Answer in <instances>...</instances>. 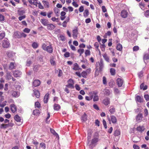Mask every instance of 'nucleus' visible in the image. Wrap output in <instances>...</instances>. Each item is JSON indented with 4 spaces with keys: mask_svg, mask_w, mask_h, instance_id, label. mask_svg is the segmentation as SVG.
Instances as JSON below:
<instances>
[{
    "mask_svg": "<svg viewBox=\"0 0 149 149\" xmlns=\"http://www.w3.org/2000/svg\"><path fill=\"white\" fill-rule=\"evenodd\" d=\"M10 43L8 40L6 38H5L3 41L2 43V47L4 48H7L9 47Z\"/></svg>",
    "mask_w": 149,
    "mask_h": 149,
    "instance_id": "obj_1",
    "label": "nucleus"
},
{
    "mask_svg": "<svg viewBox=\"0 0 149 149\" xmlns=\"http://www.w3.org/2000/svg\"><path fill=\"white\" fill-rule=\"evenodd\" d=\"M110 117L111 119H110L109 117L108 116H107V119L109 121V124H111V120L113 123L114 124L116 123L117 120L115 116H110Z\"/></svg>",
    "mask_w": 149,
    "mask_h": 149,
    "instance_id": "obj_2",
    "label": "nucleus"
},
{
    "mask_svg": "<svg viewBox=\"0 0 149 149\" xmlns=\"http://www.w3.org/2000/svg\"><path fill=\"white\" fill-rule=\"evenodd\" d=\"M78 34V29L77 27L72 31V36L74 39H76L77 37Z\"/></svg>",
    "mask_w": 149,
    "mask_h": 149,
    "instance_id": "obj_3",
    "label": "nucleus"
},
{
    "mask_svg": "<svg viewBox=\"0 0 149 149\" xmlns=\"http://www.w3.org/2000/svg\"><path fill=\"white\" fill-rule=\"evenodd\" d=\"M116 82L118 86L119 87H121L123 84V79L120 78H118L116 80Z\"/></svg>",
    "mask_w": 149,
    "mask_h": 149,
    "instance_id": "obj_4",
    "label": "nucleus"
},
{
    "mask_svg": "<svg viewBox=\"0 0 149 149\" xmlns=\"http://www.w3.org/2000/svg\"><path fill=\"white\" fill-rule=\"evenodd\" d=\"M10 107L11 110L13 113H14L17 111L16 106L14 103L10 104Z\"/></svg>",
    "mask_w": 149,
    "mask_h": 149,
    "instance_id": "obj_5",
    "label": "nucleus"
},
{
    "mask_svg": "<svg viewBox=\"0 0 149 149\" xmlns=\"http://www.w3.org/2000/svg\"><path fill=\"white\" fill-rule=\"evenodd\" d=\"M13 73L14 76L15 77H20L22 75V73L19 70L14 71Z\"/></svg>",
    "mask_w": 149,
    "mask_h": 149,
    "instance_id": "obj_6",
    "label": "nucleus"
},
{
    "mask_svg": "<svg viewBox=\"0 0 149 149\" xmlns=\"http://www.w3.org/2000/svg\"><path fill=\"white\" fill-rule=\"evenodd\" d=\"M21 32L19 31L15 32L13 34L14 36L16 38H21Z\"/></svg>",
    "mask_w": 149,
    "mask_h": 149,
    "instance_id": "obj_7",
    "label": "nucleus"
},
{
    "mask_svg": "<svg viewBox=\"0 0 149 149\" xmlns=\"http://www.w3.org/2000/svg\"><path fill=\"white\" fill-rule=\"evenodd\" d=\"M40 81L38 79H36L34 80L33 83V86L36 87L40 85Z\"/></svg>",
    "mask_w": 149,
    "mask_h": 149,
    "instance_id": "obj_8",
    "label": "nucleus"
},
{
    "mask_svg": "<svg viewBox=\"0 0 149 149\" xmlns=\"http://www.w3.org/2000/svg\"><path fill=\"white\" fill-rule=\"evenodd\" d=\"M99 141V138L98 136H94L93 138L91 140V144H95Z\"/></svg>",
    "mask_w": 149,
    "mask_h": 149,
    "instance_id": "obj_9",
    "label": "nucleus"
},
{
    "mask_svg": "<svg viewBox=\"0 0 149 149\" xmlns=\"http://www.w3.org/2000/svg\"><path fill=\"white\" fill-rule=\"evenodd\" d=\"M47 29L49 30H52L54 29L55 26L52 24H49L47 26Z\"/></svg>",
    "mask_w": 149,
    "mask_h": 149,
    "instance_id": "obj_10",
    "label": "nucleus"
},
{
    "mask_svg": "<svg viewBox=\"0 0 149 149\" xmlns=\"http://www.w3.org/2000/svg\"><path fill=\"white\" fill-rule=\"evenodd\" d=\"M73 69L75 70H81V68L79 67V65L77 63L74 64V67Z\"/></svg>",
    "mask_w": 149,
    "mask_h": 149,
    "instance_id": "obj_11",
    "label": "nucleus"
},
{
    "mask_svg": "<svg viewBox=\"0 0 149 149\" xmlns=\"http://www.w3.org/2000/svg\"><path fill=\"white\" fill-rule=\"evenodd\" d=\"M40 22L41 23L45 26H47L48 24V20L45 19H41Z\"/></svg>",
    "mask_w": 149,
    "mask_h": 149,
    "instance_id": "obj_12",
    "label": "nucleus"
},
{
    "mask_svg": "<svg viewBox=\"0 0 149 149\" xmlns=\"http://www.w3.org/2000/svg\"><path fill=\"white\" fill-rule=\"evenodd\" d=\"M12 95L14 97H18L19 95V93L18 91H11Z\"/></svg>",
    "mask_w": 149,
    "mask_h": 149,
    "instance_id": "obj_13",
    "label": "nucleus"
},
{
    "mask_svg": "<svg viewBox=\"0 0 149 149\" xmlns=\"http://www.w3.org/2000/svg\"><path fill=\"white\" fill-rule=\"evenodd\" d=\"M135 100L137 102H143V98L142 97L139 95L136 96L135 97Z\"/></svg>",
    "mask_w": 149,
    "mask_h": 149,
    "instance_id": "obj_14",
    "label": "nucleus"
},
{
    "mask_svg": "<svg viewBox=\"0 0 149 149\" xmlns=\"http://www.w3.org/2000/svg\"><path fill=\"white\" fill-rule=\"evenodd\" d=\"M29 3L31 4H33L36 6H37V4L38 2L37 0H28Z\"/></svg>",
    "mask_w": 149,
    "mask_h": 149,
    "instance_id": "obj_15",
    "label": "nucleus"
},
{
    "mask_svg": "<svg viewBox=\"0 0 149 149\" xmlns=\"http://www.w3.org/2000/svg\"><path fill=\"white\" fill-rule=\"evenodd\" d=\"M120 15L122 17L125 18L127 16V13L126 11L123 10L121 12Z\"/></svg>",
    "mask_w": 149,
    "mask_h": 149,
    "instance_id": "obj_16",
    "label": "nucleus"
},
{
    "mask_svg": "<svg viewBox=\"0 0 149 149\" xmlns=\"http://www.w3.org/2000/svg\"><path fill=\"white\" fill-rule=\"evenodd\" d=\"M142 118V114L141 113H139L136 117V120L139 122H140Z\"/></svg>",
    "mask_w": 149,
    "mask_h": 149,
    "instance_id": "obj_17",
    "label": "nucleus"
},
{
    "mask_svg": "<svg viewBox=\"0 0 149 149\" xmlns=\"http://www.w3.org/2000/svg\"><path fill=\"white\" fill-rule=\"evenodd\" d=\"M104 67V65L103 60L101 59L100 60V66L99 69V71H101Z\"/></svg>",
    "mask_w": 149,
    "mask_h": 149,
    "instance_id": "obj_18",
    "label": "nucleus"
},
{
    "mask_svg": "<svg viewBox=\"0 0 149 149\" xmlns=\"http://www.w3.org/2000/svg\"><path fill=\"white\" fill-rule=\"evenodd\" d=\"M45 51H46L49 53H51L53 52V49L51 45L47 46Z\"/></svg>",
    "mask_w": 149,
    "mask_h": 149,
    "instance_id": "obj_19",
    "label": "nucleus"
},
{
    "mask_svg": "<svg viewBox=\"0 0 149 149\" xmlns=\"http://www.w3.org/2000/svg\"><path fill=\"white\" fill-rule=\"evenodd\" d=\"M109 100V98H106L103 100V103L105 105H107L110 103Z\"/></svg>",
    "mask_w": 149,
    "mask_h": 149,
    "instance_id": "obj_20",
    "label": "nucleus"
},
{
    "mask_svg": "<svg viewBox=\"0 0 149 149\" xmlns=\"http://www.w3.org/2000/svg\"><path fill=\"white\" fill-rule=\"evenodd\" d=\"M61 108L60 105L58 104H55L54 106V109L55 110L58 111Z\"/></svg>",
    "mask_w": 149,
    "mask_h": 149,
    "instance_id": "obj_21",
    "label": "nucleus"
},
{
    "mask_svg": "<svg viewBox=\"0 0 149 149\" xmlns=\"http://www.w3.org/2000/svg\"><path fill=\"white\" fill-rule=\"evenodd\" d=\"M87 120V116L85 113H84L81 117V120L82 122H85Z\"/></svg>",
    "mask_w": 149,
    "mask_h": 149,
    "instance_id": "obj_22",
    "label": "nucleus"
},
{
    "mask_svg": "<svg viewBox=\"0 0 149 149\" xmlns=\"http://www.w3.org/2000/svg\"><path fill=\"white\" fill-rule=\"evenodd\" d=\"M138 131L142 132L144 130V128L143 126H139L137 128Z\"/></svg>",
    "mask_w": 149,
    "mask_h": 149,
    "instance_id": "obj_23",
    "label": "nucleus"
},
{
    "mask_svg": "<svg viewBox=\"0 0 149 149\" xmlns=\"http://www.w3.org/2000/svg\"><path fill=\"white\" fill-rule=\"evenodd\" d=\"M54 11L56 16L58 17L59 16V9L57 8H55Z\"/></svg>",
    "mask_w": 149,
    "mask_h": 149,
    "instance_id": "obj_24",
    "label": "nucleus"
},
{
    "mask_svg": "<svg viewBox=\"0 0 149 149\" xmlns=\"http://www.w3.org/2000/svg\"><path fill=\"white\" fill-rule=\"evenodd\" d=\"M34 94L36 95L37 98H38L40 97V93L39 92L36 90H33Z\"/></svg>",
    "mask_w": 149,
    "mask_h": 149,
    "instance_id": "obj_25",
    "label": "nucleus"
},
{
    "mask_svg": "<svg viewBox=\"0 0 149 149\" xmlns=\"http://www.w3.org/2000/svg\"><path fill=\"white\" fill-rule=\"evenodd\" d=\"M66 13L64 11H62L61 13V19L62 20H63L65 18V15Z\"/></svg>",
    "mask_w": 149,
    "mask_h": 149,
    "instance_id": "obj_26",
    "label": "nucleus"
},
{
    "mask_svg": "<svg viewBox=\"0 0 149 149\" xmlns=\"http://www.w3.org/2000/svg\"><path fill=\"white\" fill-rule=\"evenodd\" d=\"M123 48L122 45L119 43L116 46V49L119 51H121Z\"/></svg>",
    "mask_w": 149,
    "mask_h": 149,
    "instance_id": "obj_27",
    "label": "nucleus"
},
{
    "mask_svg": "<svg viewBox=\"0 0 149 149\" xmlns=\"http://www.w3.org/2000/svg\"><path fill=\"white\" fill-rule=\"evenodd\" d=\"M103 56L106 61L107 62H109V57L108 56L106 53H105L103 54Z\"/></svg>",
    "mask_w": 149,
    "mask_h": 149,
    "instance_id": "obj_28",
    "label": "nucleus"
},
{
    "mask_svg": "<svg viewBox=\"0 0 149 149\" xmlns=\"http://www.w3.org/2000/svg\"><path fill=\"white\" fill-rule=\"evenodd\" d=\"M42 3L45 8H48L49 7V5L47 1H43Z\"/></svg>",
    "mask_w": 149,
    "mask_h": 149,
    "instance_id": "obj_29",
    "label": "nucleus"
},
{
    "mask_svg": "<svg viewBox=\"0 0 149 149\" xmlns=\"http://www.w3.org/2000/svg\"><path fill=\"white\" fill-rule=\"evenodd\" d=\"M84 16L85 18L87 17L89 15V11L88 9L85 10L83 13Z\"/></svg>",
    "mask_w": 149,
    "mask_h": 149,
    "instance_id": "obj_30",
    "label": "nucleus"
},
{
    "mask_svg": "<svg viewBox=\"0 0 149 149\" xmlns=\"http://www.w3.org/2000/svg\"><path fill=\"white\" fill-rule=\"evenodd\" d=\"M149 59V54H145L143 56V59L145 63V61Z\"/></svg>",
    "mask_w": 149,
    "mask_h": 149,
    "instance_id": "obj_31",
    "label": "nucleus"
},
{
    "mask_svg": "<svg viewBox=\"0 0 149 149\" xmlns=\"http://www.w3.org/2000/svg\"><path fill=\"white\" fill-rule=\"evenodd\" d=\"M32 46L33 48L36 49L38 47V44L36 42H34L32 44Z\"/></svg>",
    "mask_w": 149,
    "mask_h": 149,
    "instance_id": "obj_32",
    "label": "nucleus"
},
{
    "mask_svg": "<svg viewBox=\"0 0 149 149\" xmlns=\"http://www.w3.org/2000/svg\"><path fill=\"white\" fill-rule=\"evenodd\" d=\"M49 95L48 94H46L44 97V103H46L47 102L48 99L49 97Z\"/></svg>",
    "mask_w": 149,
    "mask_h": 149,
    "instance_id": "obj_33",
    "label": "nucleus"
},
{
    "mask_svg": "<svg viewBox=\"0 0 149 149\" xmlns=\"http://www.w3.org/2000/svg\"><path fill=\"white\" fill-rule=\"evenodd\" d=\"M6 77L7 79L9 80L12 78V76L10 72H7L6 73Z\"/></svg>",
    "mask_w": 149,
    "mask_h": 149,
    "instance_id": "obj_34",
    "label": "nucleus"
},
{
    "mask_svg": "<svg viewBox=\"0 0 149 149\" xmlns=\"http://www.w3.org/2000/svg\"><path fill=\"white\" fill-rule=\"evenodd\" d=\"M15 65L14 63L11 62L9 65V69L10 70H12L14 68Z\"/></svg>",
    "mask_w": 149,
    "mask_h": 149,
    "instance_id": "obj_35",
    "label": "nucleus"
},
{
    "mask_svg": "<svg viewBox=\"0 0 149 149\" xmlns=\"http://www.w3.org/2000/svg\"><path fill=\"white\" fill-rule=\"evenodd\" d=\"M14 119L17 122H20L21 118L18 115H16L14 117Z\"/></svg>",
    "mask_w": 149,
    "mask_h": 149,
    "instance_id": "obj_36",
    "label": "nucleus"
},
{
    "mask_svg": "<svg viewBox=\"0 0 149 149\" xmlns=\"http://www.w3.org/2000/svg\"><path fill=\"white\" fill-rule=\"evenodd\" d=\"M8 125L7 124H1L0 125V128L1 129H5L7 128L8 127Z\"/></svg>",
    "mask_w": 149,
    "mask_h": 149,
    "instance_id": "obj_37",
    "label": "nucleus"
},
{
    "mask_svg": "<svg viewBox=\"0 0 149 149\" xmlns=\"http://www.w3.org/2000/svg\"><path fill=\"white\" fill-rule=\"evenodd\" d=\"M110 73L112 75H114L115 74V70L113 68H111L110 71Z\"/></svg>",
    "mask_w": 149,
    "mask_h": 149,
    "instance_id": "obj_38",
    "label": "nucleus"
},
{
    "mask_svg": "<svg viewBox=\"0 0 149 149\" xmlns=\"http://www.w3.org/2000/svg\"><path fill=\"white\" fill-rule=\"evenodd\" d=\"M120 134V131L118 130H116L114 133V135L116 136H118Z\"/></svg>",
    "mask_w": 149,
    "mask_h": 149,
    "instance_id": "obj_39",
    "label": "nucleus"
},
{
    "mask_svg": "<svg viewBox=\"0 0 149 149\" xmlns=\"http://www.w3.org/2000/svg\"><path fill=\"white\" fill-rule=\"evenodd\" d=\"M33 113L34 115H38L40 113V111L38 109L34 110Z\"/></svg>",
    "mask_w": 149,
    "mask_h": 149,
    "instance_id": "obj_40",
    "label": "nucleus"
},
{
    "mask_svg": "<svg viewBox=\"0 0 149 149\" xmlns=\"http://www.w3.org/2000/svg\"><path fill=\"white\" fill-rule=\"evenodd\" d=\"M87 74V72L85 71L82 72L81 74V76L84 78H86Z\"/></svg>",
    "mask_w": 149,
    "mask_h": 149,
    "instance_id": "obj_41",
    "label": "nucleus"
},
{
    "mask_svg": "<svg viewBox=\"0 0 149 149\" xmlns=\"http://www.w3.org/2000/svg\"><path fill=\"white\" fill-rule=\"evenodd\" d=\"M139 5L140 8L143 10H144L145 6V4L144 3L140 2L139 3Z\"/></svg>",
    "mask_w": 149,
    "mask_h": 149,
    "instance_id": "obj_42",
    "label": "nucleus"
},
{
    "mask_svg": "<svg viewBox=\"0 0 149 149\" xmlns=\"http://www.w3.org/2000/svg\"><path fill=\"white\" fill-rule=\"evenodd\" d=\"M40 67V65H35L34 66L33 68V70L35 72H37L39 70V67Z\"/></svg>",
    "mask_w": 149,
    "mask_h": 149,
    "instance_id": "obj_43",
    "label": "nucleus"
},
{
    "mask_svg": "<svg viewBox=\"0 0 149 149\" xmlns=\"http://www.w3.org/2000/svg\"><path fill=\"white\" fill-rule=\"evenodd\" d=\"M77 52L79 54V55L81 56V54L84 52V50L83 49H79L78 50Z\"/></svg>",
    "mask_w": 149,
    "mask_h": 149,
    "instance_id": "obj_44",
    "label": "nucleus"
},
{
    "mask_svg": "<svg viewBox=\"0 0 149 149\" xmlns=\"http://www.w3.org/2000/svg\"><path fill=\"white\" fill-rule=\"evenodd\" d=\"M5 33L4 32H2L0 34V39H2L5 36Z\"/></svg>",
    "mask_w": 149,
    "mask_h": 149,
    "instance_id": "obj_45",
    "label": "nucleus"
},
{
    "mask_svg": "<svg viewBox=\"0 0 149 149\" xmlns=\"http://www.w3.org/2000/svg\"><path fill=\"white\" fill-rule=\"evenodd\" d=\"M96 68L95 69L96 70H98L99 68H100V61H98L96 62Z\"/></svg>",
    "mask_w": 149,
    "mask_h": 149,
    "instance_id": "obj_46",
    "label": "nucleus"
},
{
    "mask_svg": "<svg viewBox=\"0 0 149 149\" xmlns=\"http://www.w3.org/2000/svg\"><path fill=\"white\" fill-rule=\"evenodd\" d=\"M40 146L43 149H45L46 148V144L44 143H40Z\"/></svg>",
    "mask_w": 149,
    "mask_h": 149,
    "instance_id": "obj_47",
    "label": "nucleus"
},
{
    "mask_svg": "<svg viewBox=\"0 0 149 149\" xmlns=\"http://www.w3.org/2000/svg\"><path fill=\"white\" fill-rule=\"evenodd\" d=\"M109 111L111 114H113L115 111V109L114 107H110Z\"/></svg>",
    "mask_w": 149,
    "mask_h": 149,
    "instance_id": "obj_48",
    "label": "nucleus"
},
{
    "mask_svg": "<svg viewBox=\"0 0 149 149\" xmlns=\"http://www.w3.org/2000/svg\"><path fill=\"white\" fill-rule=\"evenodd\" d=\"M93 98V95H90V96L89 97L88 96H86L85 97V99L88 101H90Z\"/></svg>",
    "mask_w": 149,
    "mask_h": 149,
    "instance_id": "obj_49",
    "label": "nucleus"
},
{
    "mask_svg": "<svg viewBox=\"0 0 149 149\" xmlns=\"http://www.w3.org/2000/svg\"><path fill=\"white\" fill-rule=\"evenodd\" d=\"M107 41V40L106 39H103L102 40V43L103 44L102 45V47H103V48H104V47H105V45L104 44Z\"/></svg>",
    "mask_w": 149,
    "mask_h": 149,
    "instance_id": "obj_50",
    "label": "nucleus"
},
{
    "mask_svg": "<svg viewBox=\"0 0 149 149\" xmlns=\"http://www.w3.org/2000/svg\"><path fill=\"white\" fill-rule=\"evenodd\" d=\"M99 97L97 95H95L94 96L93 98V101H97L99 100Z\"/></svg>",
    "mask_w": 149,
    "mask_h": 149,
    "instance_id": "obj_51",
    "label": "nucleus"
},
{
    "mask_svg": "<svg viewBox=\"0 0 149 149\" xmlns=\"http://www.w3.org/2000/svg\"><path fill=\"white\" fill-rule=\"evenodd\" d=\"M73 85L74 84H68L66 85V86L69 88H74Z\"/></svg>",
    "mask_w": 149,
    "mask_h": 149,
    "instance_id": "obj_52",
    "label": "nucleus"
},
{
    "mask_svg": "<svg viewBox=\"0 0 149 149\" xmlns=\"http://www.w3.org/2000/svg\"><path fill=\"white\" fill-rule=\"evenodd\" d=\"M50 117V114L49 113H47V116L46 118V123H49V121H48V120L49 118Z\"/></svg>",
    "mask_w": 149,
    "mask_h": 149,
    "instance_id": "obj_53",
    "label": "nucleus"
},
{
    "mask_svg": "<svg viewBox=\"0 0 149 149\" xmlns=\"http://www.w3.org/2000/svg\"><path fill=\"white\" fill-rule=\"evenodd\" d=\"M6 103L7 101H5L3 102L1 104L0 107L2 108L3 107L6 105Z\"/></svg>",
    "mask_w": 149,
    "mask_h": 149,
    "instance_id": "obj_54",
    "label": "nucleus"
},
{
    "mask_svg": "<svg viewBox=\"0 0 149 149\" xmlns=\"http://www.w3.org/2000/svg\"><path fill=\"white\" fill-rule=\"evenodd\" d=\"M98 93V92L97 91H93L92 92H91L89 93L90 95H93H93H97Z\"/></svg>",
    "mask_w": 149,
    "mask_h": 149,
    "instance_id": "obj_55",
    "label": "nucleus"
},
{
    "mask_svg": "<svg viewBox=\"0 0 149 149\" xmlns=\"http://www.w3.org/2000/svg\"><path fill=\"white\" fill-rule=\"evenodd\" d=\"M114 92L116 94H119L120 93V91L117 88H115L114 89Z\"/></svg>",
    "mask_w": 149,
    "mask_h": 149,
    "instance_id": "obj_56",
    "label": "nucleus"
},
{
    "mask_svg": "<svg viewBox=\"0 0 149 149\" xmlns=\"http://www.w3.org/2000/svg\"><path fill=\"white\" fill-rule=\"evenodd\" d=\"M103 83L104 85H106L107 84V80L106 77H103Z\"/></svg>",
    "mask_w": 149,
    "mask_h": 149,
    "instance_id": "obj_57",
    "label": "nucleus"
},
{
    "mask_svg": "<svg viewBox=\"0 0 149 149\" xmlns=\"http://www.w3.org/2000/svg\"><path fill=\"white\" fill-rule=\"evenodd\" d=\"M68 84H74V81L72 79H70L68 81Z\"/></svg>",
    "mask_w": 149,
    "mask_h": 149,
    "instance_id": "obj_58",
    "label": "nucleus"
},
{
    "mask_svg": "<svg viewBox=\"0 0 149 149\" xmlns=\"http://www.w3.org/2000/svg\"><path fill=\"white\" fill-rule=\"evenodd\" d=\"M139 47L137 46H134L133 48V51H136L139 49Z\"/></svg>",
    "mask_w": 149,
    "mask_h": 149,
    "instance_id": "obj_59",
    "label": "nucleus"
},
{
    "mask_svg": "<svg viewBox=\"0 0 149 149\" xmlns=\"http://www.w3.org/2000/svg\"><path fill=\"white\" fill-rule=\"evenodd\" d=\"M109 49L110 50L111 52L112 53V55L114 56H115V54L114 49L111 48H109Z\"/></svg>",
    "mask_w": 149,
    "mask_h": 149,
    "instance_id": "obj_60",
    "label": "nucleus"
},
{
    "mask_svg": "<svg viewBox=\"0 0 149 149\" xmlns=\"http://www.w3.org/2000/svg\"><path fill=\"white\" fill-rule=\"evenodd\" d=\"M72 4V5L75 8L79 6L76 2H73Z\"/></svg>",
    "mask_w": 149,
    "mask_h": 149,
    "instance_id": "obj_61",
    "label": "nucleus"
},
{
    "mask_svg": "<svg viewBox=\"0 0 149 149\" xmlns=\"http://www.w3.org/2000/svg\"><path fill=\"white\" fill-rule=\"evenodd\" d=\"M50 62L52 65H56L55 62L53 59H50Z\"/></svg>",
    "mask_w": 149,
    "mask_h": 149,
    "instance_id": "obj_62",
    "label": "nucleus"
},
{
    "mask_svg": "<svg viewBox=\"0 0 149 149\" xmlns=\"http://www.w3.org/2000/svg\"><path fill=\"white\" fill-rule=\"evenodd\" d=\"M144 98L147 101H149V95L148 94H145L144 96Z\"/></svg>",
    "mask_w": 149,
    "mask_h": 149,
    "instance_id": "obj_63",
    "label": "nucleus"
},
{
    "mask_svg": "<svg viewBox=\"0 0 149 149\" xmlns=\"http://www.w3.org/2000/svg\"><path fill=\"white\" fill-rule=\"evenodd\" d=\"M144 15L147 17L149 16V10H148L146 11L145 12Z\"/></svg>",
    "mask_w": 149,
    "mask_h": 149,
    "instance_id": "obj_64",
    "label": "nucleus"
}]
</instances>
